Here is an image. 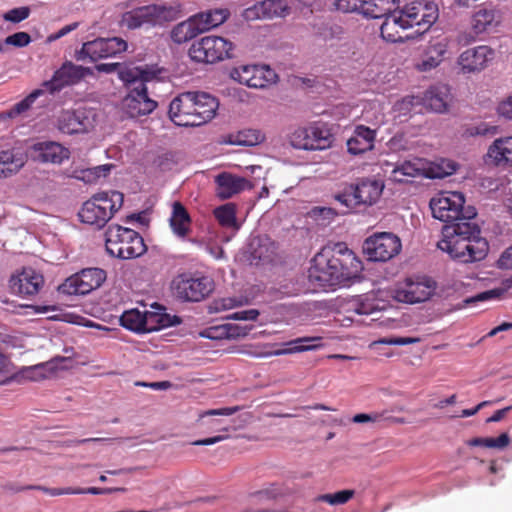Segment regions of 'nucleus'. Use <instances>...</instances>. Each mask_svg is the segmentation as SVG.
<instances>
[{"label": "nucleus", "mask_w": 512, "mask_h": 512, "mask_svg": "<svg viewBox=\"0 0 512 512\" xmlns=\"http://www.w3.org/2000/svg\"><path fill=\"white\" fill-rule=\"evenodd\" d=\"M494 55L492 48L480 45L463 51L458 58V64L464 72H480L493 60Z\"/></svg>", "instance_id": "22"}, {"label": "nucleus", "mask_w": 512, "mask_h": 512, "mask_svg": "<svg viewBox=\"0 0 512 512\" xmlns=\"http://www.w3.org/2000/svg\"><path fill=\"white\" fill-rule=\"evenodd\" d=\"M376 130L364 125H357L353 135L347 141V150L350 154L359 155L374 148Z\"/></svg>", "instance_id": "29"}, {"label": "nucleus", "mask_w": 512, "mask_h": 512, "mask_svg": "<svg viewBox=\"0 0 512 512\" xmlns=\"http://www.w3.org/2000/svg\"><path fill=\"white\" fill-rule=\"evenodd\" d=\"M402 248L398 236L382 232L368 237L363 244V251L371 261L385 262L400 253Z\"/></svg>", "instance_id": "11"}, {"label": "nucleus", "mask_w": 512, "mask_h": 512, "mask_svg": "<svg viewBox=\"0 0 512 512\" xmlns=\"http://www.w3.org/2000/svg\"><path fill=\"white\" fill-rule=\"evenodd\" d=\"M510 444V436L508 433H501L497 438L492 437H475L467 441V445L471 447H484L491 449H504Z\"/></svg>", "instance_id": "43"}, {"label": "nucleus", "mask_w": 512, "mask_h": 512, "mask_svg": "<svg viewBox=\"0 0 512 512\" xmlns=\"http://www.w3.org/2000/svg\"><path fill=\"white\" fill-rule=\"evenodd\" d=\"M98 72L114 73L118 72L119 77L125 83H135L138 80H153L160 69L156 65H142L136 67H124L121 63H101L95 66Z\"/></svg>", "instance_id": "18"}, {"label": "nucleus", "mask_w": 512, "mask_h": 512, "mask_svg": "<svg viewBox=\"0 0 512 512\" xmlns=\"http://www.w3.org/2000/svg\"><path fill=\"white\" fill-rule=\"evenodd\" d=\"M425 167L420 159L404 161L394 166L390 174V180L398 183L407 182L408 178L424 175Z\"/></svg>", "instance_id": "35"}, {"label": "nucleus", "mask_w": 512, "mask_h": 512, "mask_svg": "<svg viewBox=\"0 0 512 512\" xmlns=\"http://www.w3.org/2000/svg\"><path fill=\"white\" fill-rule=\"evenodd\" d=\"M485 161L498 168L512 167V136L495 139L488 147Z\"/></svg>", "instance_id": "24"}, {"label": "nucleus", "mask_w": 512, "mask_h": 512, "mask_svg": "<svg viewBox=\"0 0 512 512\" xmlns=\"http://www.w3.org/2000/svg\"><path fill=\"white\" fill-rule=\"evenodd\" d=\"M384 17L385 19L380 26L381 37L387 42H403L407 36L402 35V32L408 29V26L405 24L400 10L393 11Z\"/></svg>", "instance_id": "30"}, {"label": "nucleus", "mask_w": 512, "mask_h": 512, "mask_svg": "<svg viewBox=\"0 0 512 512\" xmlns=\"http://www.w3.org/2000/svg\"><path fill=\"white\" fill-rule=\"evenodd\" d=\"M219 224L223 227H236V210L231 203L224 204L214 209L213 212Z\"/></svg>", "instance_id": "44"}, {"label": "nucleus", "mask_w": 512, "mask_h": 512, "mask_svg": "<svg viewBox=\"0 0 512 512\" xmlns=\"http://www.w3.org/2000/svg\"><path fill=\"white\" fill-rule=\"evenodd\" d=\"M87 75H93L91 68L66 61L54 72L50 80L43 82L42 86L52 94L66 86L79 83Z\"/></svg>", "instance_id": "16"}, {"label": "nucleus", "mask_w": 512, "mask_h": 512, "mask_svg": "<svg viewBox=\"0 0 512 512\" xmlns=\"http://www.w3.org/2000/svg\"><path fill=\"white\" fill-rule=\"evenodd\" d=\"M365 0H336L334 8L343 13L358 12L364 15Z\"/></svg>", "instance_id": "48"}, {"label": "nucleus", "mask_w": 512, "mask_h": 512, "mask_svg": "<svg viewBox=\"0 0 512 512\" xmlns=\"http://www.w3.org/2000/svg\"><path fill=\"white\" fill-rule=\"evenodd\" d=\"M105 247L109 255L122 260L138 258L147 250L143 237L137 231L117 224L107 228Z\"/></svg>", "instance_id": "4"}, {"label": "nucleus", "mask_w": 512, "mask_h": 512, "mask_svg": "<svg viewBox=\"0 0 512 512\" xmlns=\"http://www.w3.org/2000/svg\"><path fill=\"white\" fill-rule=\"evenodd\" d=\"M232 77L250 88H264L275 80L276 74L266 65H243L233 70Z\"/></svg>", "instance_id": "19"}, {"label": "nucleus", "mask_w": 512, "mask_h": 512, "mask_svg": "<svg viewBox=\"0 0 512 512\" xmlns=\"http://www.w3.org/2000/svg\"><path fill=\"white\" fill-rule=\"evenodd\" d=\"M31 153L33 159L41 163L61 164L70 157L69 149L54 141L33 144Z\"/></svg>", "instance_id": "23"}, {"label": "nucleus", "mask_w": 512, "mask_h": 512, "mask_svg": "<svg viewBox=\"0 0 512 512\" xmlns=\"http://www.w3.org/2000/svg\"><path fill=\"white\" fill-rule=\"evenodd\" d=\"M31 42V36L27 32H16L5 39V44L15 47H25Z\"/></svg>", "instance_id": "52"}, {"label": "nucleus", "mask_w": 512, "mask_h": 512, "mask_svg": "<svg viewBox=\"0 0 512 512\" xmlns=\"http://www.w3.org/2000/svg\"><path fill=\"white\" fill-rule=\"evenodd\" d=\"M113 165L111 164H105V165H99L91 169H87L82 171L84 176L83 179H86L88 181H95L99 179L100 177H106L109 173Z\"/></svg>", "instance_id": "50"}, {"label": "nucleus", "mask_w": 512, "mask_h": 512, "mask_svg": "<svg viewBox=\"0 0 512 512\" xmlns=\"http://www.w3.org/2000/svg\"><path fill=\"white\" fill-rule=\"evenodd\" d=\"M199 34H201V30L191 16L187 20L175 25L170 32V37L174 43L183 44L192 40Z\"/></svg>", "instance_id": "38"}, {"label": "nucleus", "mask_w": 512, "mask_h": 512, "mask_svg": "<svg viewBox=\"0 0 512 512\" xmlns=\"http://www.w3.org/2000/svg\"><path fill=\"white\" fill-rule=\"evenodd\" d=\"M398 0H365L364 16L381 18L395 11Z\"/></svg>", "instance_id": "40"}, {"label": "nucleus", "mask_w": 512, "mask_h": 512, "mask_svg": "<svg viewBox=\"0 0 512 512\" xmlns=\"http://www.w3.org/2000/svg\"><path fill=\"white\" fill-rule=\"evenodd\" d=\"M335 199L343 206L348 209H353L360 206L358 199L356 198V192L354 185L351 184L344 188V190L335 195Z\"/></svg>", "instance_id": "46"}, {"label": "nucleus", "mask_w": 512, "mask_h": 512, "mask_svg": "<svg viewBox=\"0 0 512 512\" xmlns=\"http://www.w3.org/2000/svg\"><path fill=\"white\" fill-rule=\"evenodd\" d=\"M193 112L198 118L197 125L201 126L211 121L217 112L219 102L217 98L209 93L201 91H191Z\"/></svg>", "instance_id": "27"}, {"label": "nucleus", "mask_w": 512, "mask_h": 512, "mask_svg": "<svg viewBox=\"0 0 512 512\" xmlns=\"http://www.w3.org/2000/svg\"><path fill=\"white\" fill-rule=\"evenodd\" d=\"M381 418V415L375 413V414H365V413H359L356 414L352 421L354 423H366V422H377Z\"/></svg>", "instance_id": "63"}, {"label": "nucleus", "mask_w": 512, "mask_h": 512, "mask_svg": "<svg viewBox=\"0 0 512 512\" xmlns=\"http://www.w3.org/2000/svg\"><path fill=\"white\" fill-rule=\"evenodd\" d=\"M265 136L257 129H244L229 136V143L240 146H255L264 140Z\"/></svg>", "instance_id": "42"}, {"label": "nucleus", "mask_w": 512, "mask_h": 512, "mask_svg": "<svg viewBox=\"0 0 512 512\" xmlns=\"http://www.w3.org/2000/svg\"><path fill=\"white\" fill-rule=\"evenodd\" d=\"M497 132L496 126H490L486 123H480L479 125L473 126L468 129V133L471 136L495 134Z\"/></svg>", "instance_id": "55"}, {"label": "nucleus", "mask_w": 512, "mask_h": 512, "mask_svg": "<svg viewBox=\"0 0 512 512\" xmlns=\"http://www.w3.org/2000/svg\"><path fill=\"white\" fill-rule=\"evenodd\" d=\"M499 22L498 12L493 8H481L471 18V27L476 34L483 33Z\"/></svg>", "instance_id": "37"}, {"label": "nucleus", "mask_w": 512, "mask_h": 512, "mask_svg": "<svg viewBox=\"0 0 512 512\" xmlns=\"http://www.w3.org/2000/svg\"><path fill=\"white\" fill-rule=\"evenodd\" d=\"M450 40L447 37H438L431 40L424 51L422 61L417 65L420 71H429L438 67L448 52Z\"/></svg>", "instance_id": "26"}, {"label": "nucleus", "mask_w": 512, "mask_h": 512, "mask_svg": "<svg viewBox=\"0 0 512 512\" xmlns=\"http://www.w3.org/2000/svg\"><path fill=\"white\" fill-rule=\"evenodd\" d=\"M272 246L274 248V244L270 241L269 238H259L258 239V248H254L253 254L255 258H258L259 260L265 261L269 260L271 258V255L268 253H264L262 251L263 247L266 246ZM266 252H268V248L266 249Z\"/></svg>", "instance_id": "54"}, {"label": "nucleus", "mask_w": 512, "mask_h": 512, "mask_svg": "<svg viewBox=\"0 0 512 512\" xmlns=\"http://www.w3.org/2000/svg\"><path fill=\"white\" fill-rule=\"evenodd\" d=\"M353 310L359 315H369L374 312L375 307L369 302L357 301L353 304Z\"/></svg>", "instance_id": "61"}, {"label": "nucleus", "mask_w": 512, "mask_h": 512, "mask_svg": "<svg viewBox=\"0 0 512 512\" xmlns=\"http://www.w3.org/2000/svg\"><path fill=\"white\" fill-rule=\"evenodd\" d=\"M354 494V490L347 489L335 492L333 494L320 495L318 497V500L321 502L328 503L330 505H342L347 503L350 499H352Z\"/></svg>", "instance_id": "45"}, {"label": "nucleus", "mask_w": 512, "mask_h": 512, "mask_svg": "<svg viewBox=\"0 0 512 512\" xmlns=\"http://www.w3.org/2000/svg\"><path fill=\"white\" fill-rule=\"evenodd\" d=\"M259 311L257 309H248V310H242V311H237L235 313H233L230 318L234 319V320H244V321H247V320H256L257 317L259 316Z\"/></svg>", "instance_id": "57"}, {"label": "nucleus", "mask_w": 512, "mask_h": 512, "mask_svg": "<svg viewBox=\"0 0 512 512\" xmlns=\"http://www.w3.org/2000/svg\"><path fill=\"white\" fill-rule=\"evenodd\" d=\"M78 26H79L78 22H73L71 24H68V25L62 27L56 33H53V34L49 35L48 40L49 41H56V40L64 37L65 35L69 34L70 32L76 30L78 28Z\"/></svg>", "instance_id": "60"}, {"label": "nucleus", "mask_w": 512, "mask_h": 512, "mask_svg": "<svg viewBox=\"0 0 512 512\" xmlns=\"http://www.w3.org/2000/svg\"><path fill=\"white\" fill-rule=\"evenodd\" d=\"M435 289V281L428 277H409L396 284L393 296L398 302L414 304L428 300Z\"/></svg>", "instance_id": "10"}, {"label": "nucleus", "mask_w": 512, "mask_h": 512, "mask_svg": "<svg viewBox=\"0 0 512 512\" xmlns=\"http://www.w3.org/2000/svg\"><path fill=\"white\" fill-rule=\"evenodd\" d=\"M239 410H240L239 406L208 410L199 415L198 423L208 427L211 430L228 432V430H229L228 427H220V424H221L220 420H215V419L205 420V418L210 417V416H230V415L235 414Z\"/></svg>", "instance_id": "39"}, {"label": "nucleus", "mask_w": 512, "mask_h": 512, "mask_svg": "<svg viewBox=\"0 0 512 512\" xmlns=\"http://www.w3.org/2000/svg\"><path fill=\"white\" fill-rule=\"evenodd\" d=\"M31 13L28 6L13 8L3 14V19L11 23H20L27 19Z\"/></svg>", "instance_id": "49"}, {"label": "nucleus", "mask_w": 512, "mask_h": 512, "mask_svg": "<svg viewBox=\"0 0 512 512\" xmlns=\"http://www.w3.org/2000/svg\"><path fill=\"white\" fill-rule=\"evenodd\" d=\"M28 489L39 490L50 496H60V495H76L79 491L74 490L72 487L67 488H48L41 485H27Z\"/></svg>", "instance_id": "51"}, {"label": "nucleus", "mask_w": 512, "mask_h": 512, "mask_svg": "<svg viewBox=\"0 0 512 512\" xmlns=\"http://www.w3.org/2000/svg\"><path fill=\"white\" fill-rule=\"evenodd\" d=\"M450 100V89L445 84L431 87L426 93L427 106L438 113L445 112Z\"/></svg>", "instance_id": "36"}, {"label": "nucleus", "mask_w": 512, "mask_h": 512, "mask_svg": "<svg viewBox=\"0 0 512 512\" xmlns=\"http://www.w3.org/2000/svg\"><path fill=\"white\" fill-rule=\"evenodd\" d=\"M169 222L173 233L180 238L186 237L191 230V217L184 205L178 201L172 205Z\"/></svg>", "instance_id": "32"}, {"label": "nucleus", "mask_w": 512, "mask_h": 512, "mask_svg": "<svg viewBox=\"0 0 512 512\" xmlns=\"http://www.w3.org/2000/svg\"><path fill=\"white\" fill-rule=\"evenodd\" d=\"M464 204L465 197L458 191H442L430 200L433 217L446 222L438 248L461 263H472L483 260L489 246L472 221L477 215L475 208Z\"/></svg>", "instance_id": "1"}, {"label": "nucleus", "mask_w": 512, "mask_h": 512, "mask_svg": "<svg viewBox=\"0 0 512 512\" xmlns=\"http://www.w3.org/2000/svg\"><path fill=\"white\" fill-rule=\"evenodd\" d=\"M333 142V136L324 126L298 127L290 135V144L296 149L324 150Z\"/></svg>", "instance_id": "12"}, {"label": "nucleus", "mask_w": 512, "mask_h": 512, "mask_svg": "<svg viewBox=\"0 0 512 512\" xmlns=\"http://www.w3.org/2000/svg\"><path fill=\"white\" fill-rule=\"evenodd\" d=\"M229 15L228 9L216 8L197 13L192 17L202 34L224 23Z\"/></svg>", "instance_id": "33"}, {"label": "nucleus", "mask_w": 512, "mask_h": 512, "mask_svg": "<svg viewBox=\"0 0 512 512\" xmlns=\"http://www.w3.org/2000/svg\"><path fill=\"white\" fill-rule=\"evenodd\" d=\"M78 492L77 494H93V495H100V494H108L115 491H124V489L121 488H97V487H90V488H74Z\"/></svg>", "instance_id": "58"}, {"label": "nucleus", "mask_w": 512, "mask_h": 512, "mask_svg": "<svg viewBox=\"0 0 512 512\" xmlns=\"http://www.w3.org/2000/svg\"><path fill=\"white\" fill-rule=\"evenodd\" d=\"M193 105L191 91L180 93L169 105V118L177 126H198Z\"/></svg>", "instance_id": "20"}, {"label": "nucleus", "mask_w": 512, "mask_h": 512, "mask_svg": "<svg viewBox=\"0 0 512 512\" xmlns=\"http://www.w3.org/2000/svg\"><path fill=\"white\" fill-rule=\"evenodd\" d=\"M501 294H502V291L500 289L488 290V291L479 293L475 297L468 299L466 302L472 303V302H476V301H485V300H489L492 298H497Z\"/></svg>", "instance_id": "59"}, {"label": "nucleus", "mask_w": 512, "mask_h": 512, "mask_svg": "<svg viewBox=\"0 0 512 512\" xmlns=\"http://www.w3.org/2000/svg\"><path fill=\"white\" fill-rule=\"evenodd\" d=\"M384 185L381 181L362 179L354 185L356 198L360 205L371 206L375 204L383 192Z\"/></svg>", "instance_id": "31"}, {"label": "nucleus", "mask_w": 512, "mask_h": 512, "mask_svg": "<svg viewBox=\"0 0 512 512\" xmlns=\"http://www.w3.org/2000/svg\"><path fill=\"white\" fill-rule=\"evenodd\" d=\"M26 157L14 149L0 151V178L16 174L25 164Z\"/></svg>", "instance_id": "34"}, {"label": "nucleus", "mask_w": 512, "mask_h": 512, "mask_svg": "<svg viewBox=\"0 0 512 512\" xmlns=\"http://www.w3.org/2000/svg\"><path fill=\"white\" fill-rule=\"evenodd\" d=\"M127 42L120 37L96 38L82 44V47L75 52L77 61L95 63L101 59L115 57L127 50Z\"/></svg>", "instance_id": "9"}, {"label": "nucleus", "mask_w": 512, "mask_h": 512, "mask_svg": "<svg viewBox=\"0 0 512 512\" xmlns=\"http://www.w3.org/2000/svg\"><path fill=\"white\" fill-rule=\"evenodd\" d=\"M44 285V277L32 268H23L21 272L12 275L9 286L12 292L20 296H34Z\"/></svg>", "instance_id": "21"}, {"label": "nucleus", "mask_w": 512, "mask_h": 512, "mask_svg": "<svg viewBox=\"0 0 512 512\" xmlns=\"http://www.w3.org/2000/svg\"><path fill=\"white\" fill-rule=\"evenodd\" d=\"M202 335L210 339H216L226 336L227 331L224 327H211L207 329Z\"/></svg>", "instance_id": "64"}, {"label": "nucleus", "mask_w": 512, "mask_h": 512, "mask_svg": "<svg viewBox=\"0 0 512 512\" xmlns=\"http://www.w3.org/2000/svg\"><path fill=\"white\" fill-rule=\"evenodd\" d=\"M176 298L186 302H199L208 297L214 290V282L207 276H190L180 274L171 284Z\"/></svg>", "instance_id": "7"}, {"label": "nucleus", "mask_w": 512, "mask_h": 512, "mask_svg": "<svg viewBox=\"0 0 512 512\" xmlns=\"http://www.w3.org/2000/svg\"><path fill=\"white\" fill-rule=\"evenodd\" d=\"M179 6L150 4L124 12L120 24L128 30L162 26L180 17Z\"/></svg>", "instance_id": "5"}, {"label": "nucleus", "mask_w": 512, "mask_h": 512, "mask_svg": "<svg viewBox=\"0 0 512 512\" xmlns=\"http://www.w3.org/2000/svg\"><path fill=\"white\" fill-rule=\"evenodd\" d=\"M499 116L512 120V95L502 100L497 107Z\"/></svg>", "instance_id": "56"}, {"label": "nucleus", "mask_w": 512, "mask_h": 512, "mask_svg": "<svg viewBox=\"0 0 512 512\" xmlns=\"http://www.w3.org/2000/svg\"><path fill=\"white\" fill-rule=\"evenodd\" d=\"M42 94H43L42 89H36V90L32 91L28 96H26L23 100L16 103L12 107L9 115L11 117H13V116L19 115V114L27 111L28 109H30V107L35 102V100Z\"/></svg>", "instance_id": "47"}, {"label": "nucleus", "mask_w": 512, "mask_h": 512, "mask_svg": "<svg viewBox=\"0 0 512 512\" xmlns=\"http://www.w3.org/2000/svg\"><path fill=\"white\" fill-rule=\"evenodd\" d=\"M106 280V272L100 268H86L70 276L60 286L68 295H86L99 288Z\"/></svg>", "instance_id": "14"}, {"label": "nucleus", "mask_w": 512, "mask_h": 512, "mask_svg": "<svg viewBox=\"0 0 512 512\" xmlns=\"http://www.w3.org/2000/svg\"><path fill=\"white\" fill-rule=\"evenodd\" d=\"M215 183L217 185L216 195L222 200L229 199L234 195L245 190H250L253 187L248 179L229 172H222L217 175Z\"/></svg>", "instance_id": "25"}, {"label": "nucleus", "mask_w": 512, "mask_h": 512, "mask_svg": "<svg viewBox=\"0 0 512 512\" xmlns=\"http://www.w3.org/2000/svg\"><path fill=\"white\" fill-rule=\"evenodd\" d=\"M361 269V262L346 244L337 243L332 249L317 253L309 269V279L322 287L350 280Z\"/></svg>", "instance_id": "2"}, {"label": "nucleus", "mask_w": 512, "mask_h": 512, "mask_svg": "<svg viewBox=\"0 0 512 512\" xmlns=\"http://www.w3.org/2000/svg\"><path fill=\"white\" fill-rule=\"evenodd\" d=\"M321 337H301L286 343L288 348L273 352L274 355H285L314 350L320 346Z\"/></svg>", "instance_id": "41"}, {"label": "nucleus", "mask_w": 512, "mask_h": 512, "mask_svg": "<svg viewBox=\"0 0 512 512\" xmlns=\"http://www.w3.org/2000/svg\"><path fill=\"white\" fill-rule=\"evenodd\" d=\"M290 13L286 0H264L246 10L247 18L273 19Z\"/></svg>", "instance_id": "28"}, {"label": "nucleus", "mask_w": 512, "mask_h": 512, "mask_svg": "<svg viewBox=\"0 0 512 512\" xmlns=\"http://www.w3.org/2000/svg\"><path fill=\"white\" fill-rule=\"evenodd\" d=\"M149 80H138L132 85L129 94L124 99V108L126 113L136 118L148 115L155 110L157 102L148 96L146 82Z\"/></svg>", "instance_id": "17"}, {"label": "nucleus", "mask_w": 512, "mask_h": 512, "mask_svg": "<svg viewBox=\"0 0 512 512\" xmlns=\"http://www.w3.org/2000/svg\"><path fill=\"white\" fill-rule=\"evenodd\" d=\"M234 44L228 39L209 35L192 43L190 58L197 63L214 64L233 57Z\"/></svg>", "instance_id": "6"}, {"label": "nucleus", "mask_w": 512, "mask_h": 512, "mask_svg": "<svg viewBox=\"0 0 512 512\" xmlns=\"http://www.w3.org/2000/svg\"><path fill=\"white\" fill-rule=\"evenodd\" d=\"M418 339L410 337H388L382 338L373 342V345L386 344V345H408L417 342Z\"/></svg>", "instance_id": "53"}, {"label": "nucleus", "mask_w": 512, "mask_h": 512, "mask_svg": "<svg viewBox=\"0 0 512 512\" xmlns=\"http://www.w3.org/2000/svg\"><path fill=\"white\" fill-rule=\"evenodd\" d=\"M124 195L119 191L100 192L83 203L78 212L81 222L97 229L103 228L123 206Z\"/></svg>", "instance_id": "3"}, {"label": "nucleus", "mask_w": 512, "mask_h": 512, "mask_svg": "<svg viewBox=\"0 0 512 512\" xmlns=\"http://www.w3.org/2000/svg\"><path fill=\"white\" fill-rule=\"evenodd\" d=\"M121 325L134 332H151L161 328L169 327L180 323L177 316L172 318L165 313L158 314L154 312H140L137 309H131L123 312L120 317Z\"/></svg>", "instance_id": "8"}, {"label": "nucleus", "mask_w": 512, "mask_h": 512, "mask_svg": "<svg viewBox=\"0 0 512 512\" xmlns=\"http://www.w3.org/2000/svg\"><path fill=\"white\" fill-rule=\"evenodd\" d=\"M498 266L503 269L512 270V246L507 248L498 260Z\"/></svg>", "instance_id": "62"}, {"label": "nucleus", "mask_w": 512, "mask_h": 512, "mask_svg": "<svg viewBox=\"0 0 512 512\" xmlns=\"http://www.w3.org/2000/svg\"><path fill=\"white\" fill-rule=\"evenodd\" d=\"M94 115L86 108L63 110L56 120L58 130L64 134H84L94 128Z\"/></svg>", "instance_id": "15"}, {"label": "nucleus", "mask_w": 512, "mask_h": 512, "mask_svg": "<svg viewBox=\"0 0 512 512\" xmlns=\"http://www.w3.org/2000/svg\"><path fill=\"white\" fill-rule=\"evenodd\" d=\"M408 28L414 26L417 33L421 34L429 30L439 16L438 7L434 2L415 1L400 10Z\"/></svg>", "instance_id": "13"}]
</instances>
